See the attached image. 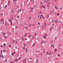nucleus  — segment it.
<instances>
[{
	"label": "nucleus",
	"instance_id": "69168bd1",
	"mask_svg": "<svg viewBox=\"0 0 63 63\" xmlns=\"http://www.w3.org/2000/svg\"><path fill=\"white\" fill-rule=\"evenodd\" d=\"M52 12L54 13V11H53Z\"/></svg>",
	"mask_w": 63,
	"mask_h": 63
},
{
	"label": "nucleus",
	"instance_id": "c9c22d12",
	"mask_svg": "<svg viewBox=\"0 0 63 63\" xmlns=\"http://www.w3.org/2000/svg\"><path fill=\"white\" fill-rule=\"evenodd\" d=\"M35 45V44H33V46H34V45Z\"/></svg>",
	"mask_w": 63,
	"mask_h": 63
},
{
	"label": "nucleus",
	"instance_id": "09e8293b",
	"mask_svg": "<svg viewBox=\"0 0 63 63\" xmlns=\"http://www.w3.org/2000/svg\"><path fill=\"white\" fill-rule=\"evenodd\" d=\"M5 61L6 62H7V60H5Z\"/></svg>",
	"mask_w": 63,
	"mask_h": 63
},
{
	"label": "nucleus",
	"instance_id": "6e6d98bb",
	"mask_svg": "<svg viewBox=\"0 0 63 63\" xmlns=\"http://www.w3.org/2000/svg\"><path fill=\"white\" fill-rule=\"evenodd\" d=\"M32 59V58H30V60H31Z\"/></svg>",
	"mask_w": 63,
	"mask_h": 63
},
{
	"label": "nucleus",
	"instance_id": "4d7b16f0",
	"mask_svg": "<svg viewBox=\"0 0 63 63\" xmlns=\"http://www.w3.org/2000/svg\"><path fill=\"white\" fill-rule=\"evenodd\" d=\"M11 12H13V11H12V10H11Z\"/></svg>",
	"mask_w": 63,
	"mask_h": 63
},
{
	"label": "nucleus",
	"instance_id": "dca6fc26",
	"mask_svg": "<svg viewBox=\"0 0 63 63\" xmlns=\"http://www.w3.org/2000/svg\"><path fill=\"white\" fill-rule=\"evenodd\" d=\"M51 54V53H49L48 54V55H50Z\"/></svg>",
	"mask_w": 63,
	"mask_h": 63
},
{
	"label": "nucleus",
	"instance_id": "2f4dec72",
	"mask_svg": "<svg viewBox=\"0 0 63 63\" xmlns=\"http://www.w3.org/2000/svg\"><path fill=\"white\" fill-rule=\"evenodd\" d=\"M52 21H55V20L52 19Z\"/></svg>",
	"mask_w": 63,
	"mask_h": 63
},
{
	"label": "nucleus",
	"instance_id": "58836bf2",
	"mask_svg": "<svg viewBox=\"0 0 63 63\" xmlns=\"http://www.w3.org/2000/svg\"><path fill=\"white\" fill-rule=\"evenodd\" d=\"M1 54H2V50H1Z\"/></svg>",
	"mask_w": 63,
	"mask_h": 63
},
{
	"label": "nucleus",
	"instance_id": "6e6552de",
	"mask_svg": "<svg viewBox=\"0 0 63 63\" xmlns=\"http://www.w3.org/2000/svg\"><path fill=\"white\" fill-rule=\"evenodd\" d=\"M38 60H36V62L35 63H38Z\"/></svg>",
	"mask_w": 63,
	"mask_h": 63
},
{
	"label": "nucleus",
	"instance_id": "1a4fd4ad",
	"mask_svg": "<svg viewBox=\"0 0 63 63\" xmlns=\"http://www.w3.org/2000/svg\"><path fill=\"white\" fill-rule=\"evenodd\" d=\"M25 29H26V30H28V28H27L26 27H25Z\"/></svg>",
	"mask_w": 63,
	"mask_h": 63
},
{
	"label": "nucleus",
	"instance_id": "603ef678",
	"mask_svg": "<svg viewBox=\"0 0 63 63\" xmlns=\"http://www.w3.org/2000/svg\"><path fill=\"white\" fill-rule=\"evenodd\" d=\"M16 62H18V60H16Z\"/></svg>",
	"mask_w": 63,
	"mask_h": 63
},
{
	"label": "nucleus",
	"instance_id": "a878e982",
	"mask_svg": "<svg viewBox=\"0 0 63 63\" xmlns=\"http://www.w3.org/2000/svg\"><path fill=\"white\" fill-rule=\"evenodd\" d=\"M37 33H35V35L37 36Z\"/></svg>",
	"mask_w": 63,
	"mask_h": 63
},
{
	"label": "nucleus",
	"instance_id": "f8f14e48",
	"mask_svg": "<svg viewBox=\"0 0 63 63\" xmlns=\"http://www.w3.org/2000/svg\"><path fill=\"white\" fill-rule=\"evenodd\" d=\"M46 23H44V24L45 26H46Z\"/></svg>",
	"mask_w": 63,
	"mask_h": 63
},
{
	"label": "nucleus",
	"instance_id": "7ed1b4c3",
	"mask_svg": "<svg viewBox=\"0 0 63 63\" xmlns=\"http://www.w3.org/2000/svg\"><path fill=\"white\" fill-rule=\"evenodd\" d=\"M10 4V1L9 0L8 1V6H9Z\"/></svg>",
	"mask_w": 63,
	"mask_h": 63
},
{
	"label": "nucleus",
	"instance_id": "13d9d810",
	"mask_svg": "<svg viewBox=\"0 0 63 63\" xmlns=\"http://www.w3.org/2000/svg\"><path fill=\"white\" fill-rule=\"evenodd\" d=\"M4 45H6V44L5 43H4Z\"/></svg>",
	"mask_w": 63,
	"mask_h": 63
},
{
	"label": "nucleus",
	"instance_id": "72a5a7b5",
	"mask_svg": "<svg viewBox=\"0 0 63 63\" xmlns=\"http://www.w3.org/2000/svg\"><path fill=\"white\" fill-rule=\"evenodd\" d=\"M62 7H61L60 8V10H62Z\"/></svg>",
	"mask_w": 63,
	"mask_h": 63
},
{
	"label": "nucleus",
	"instance_id": "a18cd8bd",
	"mask_svg": "<svg viewBox=\"0 0 63 63\" xmlns=\"http://www.w3.org/2000/svg\"><path fill=\"white\" fill-rule=\"evenodd\" d=\"M20 57H19V60H20Z\"/></svg>",
	"mask_w": 63,
	"mask_h": 63
},
{
	"label": "nucleus",
	"instance_id": "423d86ee",
	"mask_svg": "<svg viewBox=\"0 0 63 63\" xmlns=\"http://www.w3.org/2000/svg\"><path fill=\"white\" fill-rule=\"evenodd\" d=\"M8 46H9V47H12V46H11V45H8Z\"/></svg>",
	"mask_w": 63,
	"mask_h": 63
},
{
	"label": "nucleus",
	"instance_id": "412c9836",
	"mask_svg": "<svg viewBox=\"0 0 63 63\" xmlns=\"http://www.w3.org/2000/svg\"><path fill=\"white\" fill-rule=\"evenodd\" d=\"M7 5H6L4 7L5 8H6L7 7Z\"/></svg>",
	"mask_w": 63,
	"mask_h": 63
},
{
	"label": "nucleus",
	"instance_id": "ea45409f",
	"mask_svg": "<svg viewBox=\"0 0 63 63\" xmlns=\"http://www.w3.org/2000/svg\"><path fill=\"white\" fill-rule=\"evenodd\" d=\"M27 33H26L25 34V35H27Z\"/></svg>",
	"mask_w": 63,
	"mask_h": 63
},
{
	"label": "nucleus",
	"instance_id": "0eeeda50",
	"mask_svg": "<svg viewBox=\"0 0 63 63\" xmlns=\"http://www.w3.org/2000/svg\"><path fill=\"white\" fill-rule=\"evenodd\" d=\"M49 16V15H47L46 17L47 18H48Z\"/></svg>",
	"mask_w": 63,
	"mask_h": 63
},
{
	"label": "nucleus",
	"instance_id": "052dcab7",
	"mask_svg": "<svg viewBox=\"0 0 63 63\" xmlns=\"http://www.w3.org/2000/svg\"><path fill=\"white\" fill-rule=\"evenodd\" d=\"M47 54H48V52H47Z\"/></svg>",
	"mask_w": 63,
	"mask_h": 63
},
{
	"label": "nucleus",
	"instance_id": "5701e85b",
	"mask_svg": "<svg viewBox=\"0 0 63 63\" xmlns=\"http://www.w3.org/2000/svg\"><path fill=\"white\" fill-rule=\"evenodd\" d=\"M2 21H3L1 19L0 20V21L1 23L2 22Z\"/></svg>",
	"mask_w": 63,
	"mask_h": 63
},
{
	"label": "nucleus",
	"instance_id": "b1692460",
	"mask_svg": "<svg viewBox=\"0 0 63 63\" xmlns=\"http://www.w3.org/2000/svg\"><path fill=\"white\" fill-rule=\"evenodd\" d=\"M24 41V38H22V41Z\"/></svg>",
	"mask_w": 63,
	"mask_h": 63
},
{
	"label": "nucleus",
	"instance_id": "49530a36",
	"mask_svg": "<svg viewBox=\"0 0 63 63\" xmlns=\"http://www.w3.org/2000/svg\"><path fill=\"white\" fill-rule=\"evenodd\" d=\"M12 55H14V54L13 53H12Z\"/></svg>",
	"mask_w": 63,
	"mask_h": 63
},
{
	"label": "nucleus",
	"instance_id": "9d476101",
	"mask_svg": "<svg viewBox=\"0 0 63 63\" xmlns=\"http://www.w3.org/2000/svg\"><path fill=\"white\" fill-rule=\"evenodd\" d=\"M32 36V35H30L28 36V37H29V38L31 37Z\"/></svg>",
	"mask_w": 63,
	"mask_h": 63
},
{
	"label": "nucleus",
	"instance_id": "f3484780",
	"mask_svg": "<svg viewBox=\"0 0 63 63\" xmlns=\"http://www.w3.org/2000/svg\"><path fill=\"white\" fill-rule=\"evenodd\" d=\"M6 51V50H3V52H5V51Z\"/></svg>",
	"mask_w": 63,
	"mask_h": 63
},
{
	"label": "nucleus",
	"instance_id": "c85d7f7f",
	"mask_svg": "<svg viewBox=\"0 0 63 63\" xmlns=\"http://www.w3.org/2000/svg\"><path fill=\"white\" fill-rule=\"evenodd\" d=\"M14 61H15L16 62H17L16 60H14Z\"/></svg>",
	"mask_w": 63,
	"mask_h": 63
},
{
	"label": "nucleus",
	"instance_id": "f03ea898",
	"mask_svg": "<svg viewBox=\"0 0 63 63\" xmlns=\"http://www.w3.org/2000/svg\"><path fill=\"white\" fill-rule=\"evenodd\" d=\"M43 38H44V39H46V35H45L44 36H43Z\"/></svg>",
	"mask_w": 63,
	"mask_h": 63
},
{
	"label": "nucleus",
	"instance_id": "f257e3e1",
	"mask_svg": "<svg viewBox=\"0 0 63 63\" xmlns=\"http://www.w3.org/2000/svg\"><path fill=\"white\" fill-rule=\"evenodd\" d=\"M9 21L10 22V23L12 22V20L11 19H9Z\"/></svg>",
	"mask_w": 63,
	"mask_h": 63
},
{
	"label": "nucleus",
	"instance_id": "680f3d73",
	"mask_svg": "<svg viewBox=\"0 0 63 63\" xmlns=\"http://www.w3.org/2000/svg\"><path fill=\"white\" fill-rule=\"evenodd\" d=\"M14 61H13V63H14Z\"/></svg>",
	"mask_w": 63,
	"mask_h": 63
},
{
	"label": "nucleus",
	"instance_id": "20e7f679",
	"mask_svg": "<svg viewBox=\"0 0 63 63\" xmlns=\"http://www.w3.org/2000/svg\"><path fill=\"white\" fill-rule=\"evenodd\" d=\"M44 2H48V0H45L44 1Z\"/></svg>",
	"mask_w": 63,
	"mask_h": 63
},
{
	"label": "nucleus",
	"instance_id": "bf43d9fd",
	"mask_svg": "<svg viewBox=\"0 0 63 63\" xmlns=\"http://www.w3.org/2000/svg\"><path fill=\"white\" fill-rule=\"evenodd\" d=\"M0 46L1 47H3V46L2 45H1Z\"/></svg>",
	"mask_w": 63,
	"mask_h": 63
},
{
	"label": "nucleus",
	"instance_id": "9b49d317",
	"mask_svg": "<svg viewBox=\"0 0 63 63\" xmlns=\"http://www.w3.org/2000/svg\"><path fill=\"white\" fill-rule=\"evenodd\" d=\"M8 33H9V35H11V33H10L9 32H8Z\"/></svg>",
	"mask_w": 63,
	"mask_h": 63
},
{
	"label": "nucleus",
	"instance_id": "c756f323",
	"mask_svg": "<svg viewBox=\"0 0 63 63\" xmlns=\"http://www.w3.org/2000/svg\"><path fill=\"white\" fill-rule=\"evenodd\" d=\"M40 17V16H39V15H38V18H39V17Z\"/></svg>",
	"mask_w": 63,
	"mask_h": 63
},
{
	"label": "nucleus",
	"instance_id": "393cba45",
	"mask_svg": "<svg viewBox=\"0 0 63 63\" xmlns=\"http://www.w3.org/2000/svg\"><path fill=\"white\" fill-rule=\"evenodd\" d=\"M5 33H3V35H5Z\"/></svg>",
	"mask_w": 63,
	"mask_h": 63
},
{
	"label": "nucleus",
	"instance_id": "c03bdc74",
	"mask_svg": "<svg viewBox=\"0 0 63 63\" xmlns=\"http://www.w3.org/2000/svg\"><path fill=\"white\" fill-rule=\"evenodd\" d=\"M3 56L2 55V57H1L2 58H3Z\"/></svg>",
	"mask_w": 63,
	"mask_h": 63
},
{
	"label": "nucleus",
	"instance_id": "338daca9",
	"mask_svg": "<svg viewBox=\"0 0 63 63\" xmlns=\"http://www.w3.org/2000/svg\"><path fill=\"white\" fill-rule=\"evenodd\" d=\"M57 8V7H56V6H55V8Z\"/></svg>",
	"mask_w": 63,
	"mask_h": 63
},
{
	"label": "nucleus",
	"instance_id": "e2e57ef3",
	"mask_svg": "<svg viewBox=\"0 0 63 63\" xmlns=\"http://www.w3.org/2000/svg\"><path fill=\"white\" fill-rule=\"evenodd\" d=\"M43 16V15H40V16Z\"/></svg>",
	"mask_w": 63,
	"mask_h": 63
},
{
	"label": "nucleus",
	"instance_id": "a211bd4d",
	"mask_svg": "<svg viewBox=\"0 0 63 63\" xmlns=\"http://www.w3.org/2000/svg\"><path fill=\"white\" fill-rule=\"evenodd\" d=\"M15 47H16V49H17L18 48V47H17V46H16Z\"/></svg>",
	"mask_w": 63,
	"mask_h": 63
},
{
	"label": "nucleus",
	"instance_id": "7c9ffc66",
	"mask_svg": "<svg viewBox=\"0 0 63 63\" xmlns=\"http://www.w3.org/2000/svg\"><path fill=\"white\" fill-rule=\"evenodd\" d=\"M16 42V44H17V43H18V42H17V41Z\"/></svg>",
	"mask_w": 63,
	"mask_h": 63
},
{
	"label": "nucleus",
	"instance_id": "aec40b11",
	"mask_svg": "<svg viewBox=\"0 0 63 63\" xmlns=\"http://www.w3.org/2000/svg\"><path fill=\"white\" fill-rule=\"evenodd\" d=\"M17 1V0H13V2H14V1Z\"/></svg>",
	"mask_w": 63,
	"mask_h": 63
},
{
	"label": "nucleus",
	"instance_id": "6ab92c4d",
	"mask_svg": "<svg viewBox=\"0 0 63 63\" xmlns=\"http://www.w3.org/2000/svg\"><path fill=\"white\" fill-rule=\"evenodd\" d=\"M55 22H56V23H57V21L56 20L55 21Z\"/></svg>",
	"mask_w": 63,
	"mask_h": 63
},
{
	"label": "nucleus",
	"instance_id": "e433bc0d",
	"mask_svg": "<svg viewBox=\"0 0 63 63\" xmlns=\"http://www.w3.org/2000/svg\"><path fill=\"white\" fill-rule=\"evenodd\" d=\"M4 23V21H3V22H2V25Z\"/></svg>",
	"mask_w": 63,
	"mask_h": 63
},
{
	"label": "nucleus",
	"instance_id": "473e14b6",
	"mask_svg": "<svg viewBox=\"0 0 63 63\" xmlns=\"http://www.w3.org/2000/svg\"><path fill=\"white\" fill-rule=\"evenodd\" d=\"M58 56L59 57H60V55H59V54H58Z\"/></svg>",
	"mask_w": 63,
	"mask_h": 63
},
{
	"label": "nucleus",
	"instance_id": "3c124183",
	"mask_svg": "<svg viewBox=\"0 0 63 63\" xmlns=\"http://www.w3.org/2000/svg\"><path fill=\"white\" fill-rule=\"evenodd\" d=\"M12 23H13V22H12L11 23V24L12 25Z\"/></svg>",
	"mask_w": 63,
	"mask_h": 63
},
{
	"label": "nucleus",
	"instance_id": "cd10ccee",
	"mask_svg": "<svg viewBox=\"0 0 63 63\" xmlns=\"http://www.w3.org/2000/svg\"><path fill=\"white\" fill-rule=\"evenodd\" d=\"M26 60H27V58H26V59H24V61H25H25Z\"/></svg>",
	"mask_w": 63,
	"mask_h": 63
},
{
	"label": "nucleus",
	"instance_id": "bb28decb",
	"mask_svg": "<svg viewBox=\"0 0 63 63\" xmlns=\"http://www.w3.org/2000/svg\"><path fill=\"white\" fill-rule=\"evenodd\" d=\"M31 10H33V8H31Z\"/></svg>",
	"mask_w": 63,
	"mask_h": 63
},
{
	"label": "nucleus",
	"instance_id": "774afa93",
	"mask_svg": "<svg viewBox=\"0 0 63 63\" xmlns=\"http://www.w3.org/2000/svg\"><path fill=\"white\" fill-rule=\"evenodd\" d=\"M41 3H42H42H43V2H41Z\"/></svg>",
	"mask_w": 63,
	"mask_h": 63
},
{
	"label": "nucleus",
	"instance_id": "a19ab883",
	"mask_svg": "<svg viewBox=\"0 0 63 63\" xmlns=\"http://www.w3.org/2000/svg\"><path fill=\"white\" fill-rule=\"evenodd\" d=\"M60 15V14H58L57 15V16H58V15Z\"/></svg>",
	"mask_w": 63,
	"mask_h": 63
},
{
	"label": "nucleus",
	"instance_id": "ddd939ff",
	"mask_svg": "<svg viewBox=\"0 0 63 63\" xmlns=\"http://www.w3.org/2000/svg\"><path fill=\"white\" fill-rule=\"evenodd\" d=\"M19 16H20L19 15H18V16H17V18H19Z\"/></svg>",
	"mask_w": 63,
	"mask_h": 63
},
{
	"label": "nucleus",
	"instance_id": "4468645a",
	"mask_svg": "<svg viewBox=\"0 0 63 63\" xmlns=\"http://www.w3.org/2000/svg\"><path fill=\"white\" fill-rule=\"evenodd\" d=\"M41 13H42V11H40V13H39V14H41Z\"/></svg>",
	"mask_w": 63,
	"mask_h": 63
},
{
	"label": "nucleus",
	"instance_id": "5fc2aeb1",
	"mask_svg": "<svg viewBox=\"0 0 63 63\" xmlns=\"http://www.w3.org/2000/svg\"><path fill=\"white\" fill-rule=\"evenodd\" d=\"M32 39H34V37H32Z\"/></svg>",
	"mask_w": 63,
	"mask_h": 63
},
{
	"label": "nucleus",
	"instance_id": "864d4df0",
	"mask_svg": "<svg viewBox=\"0 0 63 63\" xmlns=\"http://www.w3.org/2000/svg\"><path fill=\"white\" fill-rule=\"evenodd\" d=\"M23 45H24V46H25V44H23Z\"/></svg>",
	"mask_w": 63,
	"mask_h": 63
},
{
	"label": "nucleus",
	"instance_id": "4c0bfd02",
	"mask_svg": "<svg viewBox=\"0 0 63 63\" xmlns=\"http://www.w3.org/2000/svg\"><path fill=\"white\" fill-rule=\"evenodd\" d=\"M38 24L39 25H40V23L39 22H38Z\"/></svg>",
	"mask_w": 63,
	"mask_h": 63
},
{
	"label": "nucleus",
	"instance_id": "0e129e2a",
	"mask_svg": "<svg viewBox=\"0 0 63 63\" xmlns=\"http://www.w3.org/2000/svg\"><path fill=\"white\" fill-rule=\"evenodd\" d=\"M56 8V9H58V8L57 7Z\"/></svg>",
	"mask_w": 63,
	"mask_h": 63
},
{
	"label": "nucleus",
	"instance_id": "39448f33",
	"mask_svg": "<svg viewBox=\"0 0 63 63\" xmlns=\"http://www.w3.org/2000/svg\"><path fill=\"white\" fill-rule=\"evenodd\" d=\"M28 25L29 26H30V27H31L32 25L29 24H28Z\"/></svg>",
	"mask_w": 63,
	"mask_h": 63
},
{
	"label": "nucleus",
	"instance_id": "4be33fe9",
	"mask_svg": "<svg viewBox=\"0 0 63 63\" xmlns=\"http://www.w3.org/2000/svg\"><path fill=\"white\" fill-rule=\"evenodd\" d=\"M42 42H43L44 43V42H46V41L43 40L42 41Z\"/></svg>",
	"mask_w": 63,
	"mask_h": 63
},
{
	"label": "nucleus",
	"instance_id": "37998d69",
	"mask_svg": "<svg viewBox=\"0 0 63 63\" xmlns=\"http://www.w3.org/2000/svg\"><path fill=\"white\" fill-rule=\"evenodd\" d=\"M25 49V48L24 47L23 48V49Z\"/></svg>",
	"mask_w": 63,
	"mask_h": 63
},
{
	"label": "nucleus",
	"instance_id": "f704fd0d",
	"mask_svg": "<svg viewBox=\"0 0 63 63\" xmlns=\"http://www.w3.org/2000/svg\"><path fill=\"white\" fill-rule=\"evenodd\" d=\"M43 8H45V7L44 6H43Z\"/></svg>",
	"mask_w": 63,
	"mask_h": 63
},
{
	"label": "nucleus",
	"instance_id": "8fccbe9b",
	"mask_svg": "<svg viewBox=\"0 0 63 63\" xmlns=\"http://www.w3.org/2000/svg\"><path fill=\"white\" fill-rule=\"evenodd\" d=\"M16 28H17V26H16Z\"/></svg>",
	"mask_w": 63,
	"mask_h": 63
},
{
	"label": "nucleus",
	"instance_id": "79ce46f5",
	"mask_svg": "<svg viewBox=\"0 0 63 63\" xmlns=\"http://www.w3.org/2000/svg\"><path fill=\"white\" fill-rule=\"evenodd\" d=\"M57 49H55V51H57Z\"/></svg>",
	"mask_w": 63,
	"mask_h": 63
},
{
	"label": "nucleus",
	"instance_id": "de8ad7c7",
	"mask_svg": "<svg viewBox=\"0 0 63 63\" xmlns=\"http://www.w3.org/2000/svg\"><path fill=\"white\" fill-rule=\"evenodd\" d=\"M26 53L27 52H28L27 50H26Z\"/></svg>",
	"mask_w": 63,
	"mask_h": 63
},
{
	"label": "nucleus",
	"instance_id": "2eb2a0df",
	"mask_svg": "<svg viewBox=\"0 0 63 63\" xmlns=\"http://www.w3.org/2000/svg\"><path fill=\"white\" fill-rule=\"evenodd\" d=\"M31 18H32V17H29V20H31Z\"/></svg>",
	"mask_w": 63,
	"mask_h": 63
}]
</instances>
